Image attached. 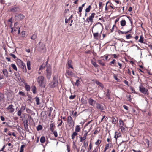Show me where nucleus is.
I'll return each instance as SVG.
<instances>
[{
    "label": "nucleus",
    "instance_id": "1",
    "mask_svg": "<svg viewBox=\"0 0 152 152\" xmlns=\"http://www.w3.org/2000/svg\"><path fill=\"white\" fill-rule=\"evenodd\" d=\"M58 78L57 76H55L53 77L52 81L49 84V87L52 88H53L58 86Z\"/></svg>",
    "mask_w": 152,
    "mask_h": 152
},
{
    "label": "nucleus",
    "instance_id": "2",
    "mask_svg": "<svg viewBox=\"0 0 152 152\" xmlns=\"http://www.w3.org/2000/svg\"><path fill=\"white\" fill-rule=\"evenodd\" d=\"M139 89L140 91L145 95H148L149 94L148 89L145 88L142 84H140L139 86Z\"/></svg>",
    "mask_w": 152,
    "mask_h": 152
},
{
    "label": "nucleus",
    "instance_id": "3",
    "mask_svg": "<svg viewBox=\"0 0 152 152\" xmlns=\"http://www.w3.org/2000/svg\"><path fill=\"white\" fill-rule=\"evenodd\" d=\"M17 64L22 69L23 72H26V68L24 63H23L20 60H18Z\"/></svg>",
    "mask_w": 152,
    "mask_h": 152
},
{
    "label": "nucleus",
    "instance_id": "4",
    "mask_svg": "<svg viewBox=\"0 0 152 152\" xmlns=\"http://www.w3.org/2000/svg\"><path fill=\"white\" fill-rule=\"evenodd\" d=\"M46 75L47 78L50 79L52 74L51 67L50 65H46Z\"/></svg>",
    "mask_w": 152,
    "mask_h": 152
},
{
    "label": "nucleus",
    "instance_id": "5",
    "mask_svg": "<svg viewBox=\"0 0 152 152\" xmlns=\"http://www.w3.org/2000/svg\"><path fill=\"white\" fill-rule=\"evenodd\" d=\"M37 82L40 87H45L44 82V77L42 76H40L37 78Z\"/></svg>",
    "mask_w": 152,
    "mask_h": 152
},
{
    "label": "nucleus",
    "instance_id": "6",
    "mask_svg": "<svg viewBox=\"0 0 152 152\" xmlns=\"http://www.w3.org/2000/svg\"><path fill=\"white\" fill-rule=\"evenodd\" d=\"M20 11V7L18 6H14L10 8V12L16 13L19 12Z\"/></svg>",
    "mask_w": 152,
    "mask_h": 152
},
{
    "label": "nucleus",
    "instance_id": "7",
    "mask_svg": "<svg viewBox=\"0 0 152 152\" xmlns=\"http://www.w3.org/2000/svg\"><path fill=\"white\" fill-rule=\"evenodd\" d=\"M120 128L122 132H124L125 131V125L124 124L123 121L121 120H119Z\"/></svg>",
    "mask_w": 152,
    "mask_h": 152
},
{
    "label": "nucleus",
    "instance_id": "8",
    "mask_svg": "<svg viewBox=\"0 0 152 152\" xmlns=\"http://www.w3.org/2000/svg\"><path fill=\"white\" fill-rule=\"evenodd\" d=\"M113 4L109 1H107L105 7V10H109L113 9Z\"/></svg>",
    "mask_w": 152,
    "mask_h": 152
},
{
    "label": "nucleus",
    "instance_id": "9",
    "mask_svg": "<svg viewBox=\"0 0 152 152\" xmlns=\"http://www.w3.org/2000/svg\"><path fill=\"white\" fill-rule=\"evenodd\" d=\"M67 122L69 124V126H74V122L72 117L70 116H69L68 117Z\"/></svg>",
    "mask_w": 152,
    "mask_h": 152
},
{
    "label": "nucleus",
    "instance_id": "10",
    "mask_svg": "<svg viewBox=\"0 0 152 152\" xmlns=\"http://www.w3.org/2000/svg\"><path fill=\"white\" fill-rule=\"evenodd\" d=\"M95 15L96 14L95 13H92L91 16H90L88 18L86 19V21L88 22H89L90 21L91 23H92L93 22V18L94 17Z\"/></svg>",
    "mask_w": 152,
    "mask_h": 152
},
{
    "label": "nucleus",
    "instance_id": "11",
    "mask_svg": "<svg viewBox=\"0 0 152 152\" xmlns=\"http://www.w3.org/2000/svg\"><path fill=\"white\" fill-rule=\"evenodd\" d=\"M99 28L100 29V30L102 29V28H103L102 26V24L100 23H98L96 24L92 28V32L93 33V28Z\"/></svg>",
    "mask_w": 152,
    "mask_h": 152
},
{
    "label": "nucleus",
    "instance_id": "12",
    "mask_svg": "<svg viewBox=\"0 0 152 152\" xmlns=\"http://www.w3.org/2000/svg\"><path fill=\"white\" fill-rule=\"evenodd\" d=\"M16 19H17L18 20H21L23 19L25 16L24 15L22 14H19L18 16H15Z\"/></svg>",
    "mask_w": 152,
    "mask_h": 152
},
{
    "label": "nucleus",
    "instance_id": "13",
    "mask_svg": "<svg viewBox=\"0 0 152 152\" xmlns=\"http://www.w3.org/2000/svg\"><path fill=\"white\" fill-rule=\"evenodd\" d=\"M110 93L111 91L108 89L107 91V92L106 94V97L105 98V99H107V100L111 99V98L110 96Z\"/></svg>",
    "mask_w": 152,
    "mask_h": 152
},
{
    "label": "nucleus",
    "instance_id": "14",
    "mask_svg": "<svg viewBox=\"0 0 152 152\" xmlns=\"http://www.w3.org/2000/svg\"><path fill=\"white\" fill-rule=\"evenodd\" d=\"M110 65L111 66L113 65L116 67H118V66L117 65L116 61L115 59H113L111 62H110Z\"/></svg>",
    "mask_w": 152,
    "mask_h": 152
},
{
    "label": "nucleus",
    "instance_id": "15",
    "mask_svg": "<svg viewBox=\"0 0 152 152\" xmlns=\"http://www.w3.org/2000/svg\"><path fill=\"white\" fill-rule=\"evenodd\" d=\"M24 123V128L26 131L27 132H29V129L28 128V120H26V122L25 121L23 122Z\"/></svg>",
    "mask_w": 152,
    "mask_h": 152
},
{
    "label": "nucleus",
    "instance_id": "16",
    "mask_svg": "<svg viewBox=\"0 0 152 152\" xmlns=\"http://www.w3.org/2000/svg\"><path fill=\"white\" fill-rule=\"evenodd\" d=\"M88 132H86L84 134L83 137L80 136L79 138L80 139V141L82 142L85 140L86 138V136L87 135Z\"/></svg>",
    "mask_w": 152,
    "mask_h": 152
},
{
    "label": "nucleus",
    "instance_id": "17",
    "mask_svg": "<svg viewBox=\"0 0 152 152\" xmlns=\"http://www.w3.org/2000/svg\"><path fill=\"white\" fill-rule=\"evenodd\" d=\"M45 48V45L43 44H42L40 45V46L38 47L37 50L38 51H41L44 50Z\"/></svg>",
    "mask_w": 152,
    "mask_h": 152
},
{
    "label": "nucleus",
    "instance_id": "18",
    "mask_svg": "<svg viewBox=\"0 0 152 152\" xmlns=\"http://www.w3.org/2000/svg\"><path fill=\"white\" fill-rule=\"evenodd\" d=\"M113 147V146L111 143H109L106 145L105 147V151L106 149L109 148H112Z\"/></svg>",
    "mask_w": 152,
    "mask_h": 152
},
{
    "label": "nucleus",
    "instance_id": "19",
    "mask_svg": "<svg viewBox=\"0 0 152 152\" xmlns=\"http://www.w3.org/2000/svg\"><path fill=\"white\" fill-rule=\"evenodd\" d=\"M12 107L13 105L12 104H11L7 108V110H10V112L12 113L14 111V109L12 108Z\"/></svg>",
    "mask_w": 152,
    "mask_h": 152
},
{
    "label": "nucleus",
    "instance_id": "20",
    "mask_svg": "<svg viewBox=\"0 0 152 152\" xmlns=\"http://www.w3.org/2000/svg\"><path fill=\"white\" fill-rule=\"evenodd\" d=\"M2 72L4 75L6 77H8V71L6 69H4L2 70Z\"/></svg>",
    "mask_w": 152,
    "mask_h": 152
},
{
    "label": "nucleus",
    "instance_id": "21",
    "mask_svg": "<svg viewBox=\"0 0 152 152\" xmlns=\"http://www.w3.org/2000/svg\"><path fill=\"white\" fill-rule=\"evenodd\" d=\"M24 85H25V88L26 90L28 91H30L31 89L30 86L26 83H25Z\"/></svg>",
    "mask_w": 152,
    "mask_h": 152
},
{
    "label": "nucleus",
    "instance_id": "22",
    "mask_svg": "<svg viewBox=\"0 0 152 152\" xmlns=\"http://www.w3.org/2000/svg\"><path fill=\"white\" fill-rule=\"evenodd\" d=\"M97 108L101 111L104 110L103 107L102 105L99 104H96Z\"/></svg>",
    "mask_w": 152,
    "mask_h": 152
},
{
    "label": "nucleus",
    "instance_id": "23",
    "mask_svg": "<svg viewBox=\"0 0 152 152\" xmlns=\"http://www.w3.org/2000/svg\"><path fill=\"white\" fill-rule=\"evenodd\" d=\"M95 103V101L91 99H90L89 100V103L91 105H94Z\"/></svg>",
    "mask_w": 152,
    "mask_h": 152
},
{
    "label": "nucleus",
    "instance_id": "24",
    "mask_svg": "<svg viewBox=\"0 0 152 152\" xmlns=\"http://www.w3.org/2000/svg\"><path fill=\"white\" fill-rule=\"evenodd\" d=\"M55 126L53 124L51 123L50 124V129L52 132H53V130L55 129Z\"/></svg>",
    "mask_w": 152,
    "mask_h": 152
},
{
    "label": "nucleus",
    "instance_id": "25",
    "mask_svg": "<svg viewBox=\"0 0 152 152\" xmlns=\"http://www.w3.org/2000/svg\"><path fill=\"white\" fill-rule=\"evenodd\" d=\"M72 61L70 60H69L68 63H67V65L69 67V68H71L72 69L73 68V67L71 65L72 64Z\"/></svg>",
    "mask_w": 152,
    "mask_h": 152
},
{
    "label": "nucleus",
    "instance_id": "26",
    "mask_svg": "<svg viewBox=\"0 0 152 152\" xmlns=\"http://www.w3.org/2000/svg\"><path fill=\"white\" fill-rule=\"evenodd\" d=\"M96 83L99 86V87H101V88H102V89L104 88V85L99 82L97 81H96Z\"/></svg>",
    "mask_w": 152,
    "mask_h": 152
},
{
    "label": "nucleus",
    "instance_id": "27",
    "mask_svg": "<svg viewBox=\"0 0 152 152\" xmlns=\"http://www.w3.org/2000/svg\"><path fill=\"white\" fill-rule=\"evenodd\" d=\"M143 39L144 38L142 35H141L140 36V39L139 40V42H140L141 43H143Z\"/></svg>",
    "mask_w": 152,
    "mask_h": 152
},
{
    "label": "nucleus",
    "instance_id": "28",
    "mask_svg": "<svg viewBox=\"0 0 152 152\" xmlns=\"http://www.w3.org/2000/svg\"><path fill=\"white\" fill-rule=\"evenodd\" d=\"M126 22L125 20H122L121 22V25L122 26H124L126 25Z\"/></svg>",
    "mask_w": 152,
    "mask_h": 152
},
{
    "label": "nucleus",
    "instance_id": "29",
    "mask_svg": "<svg viewBox=\"0 0 152 152\" xmlns=\"http://www.w3.org/2000/svg\"><path fill=\"white\" fill-rule=\"evenodd\" d=\"M30 65H31L30 61L29 60L27 62V66L28 69L29 70H30L31 69V67H30Z\"/></svg>",
    "mask_w": 152,
    "mask_h": 152
},
{
    "label": "nucleus",
    "instance_id": "30",
    "mask_svg": "<svg viewBox=\"0 0 152 152\" xmlns=\"http://www.w3.org/2000/svg\"><path fill=\"white\" fill-rule=\"evenodd\" d=\"M99 9L100 10H101L102 11V7H103L104 4H102V3L101 2H99Z\"/></svg>",
    "mask_w": 152,
    "mask_h": 152
},
{
    "label": "nucleus",
    "instance_id": "31",
    "mask_svg": "<svg viewBox=\"0 0 152 152\" xmlns=\"http://www.w3.org/2000/svg\"><path fill=\"white\" fill-rule=\"evenodd\" d=\"M129 31H122L121 30H118V33L120 34H127Z\"/></svg>",
    "mask_w": 152,
    "mask_h": 152
},
{
    "label": "nucleus",
    "instance_id": "32",
    "mask_svg": "<svg viewBox=\"0 0 152 152\" xmlns=\"http://www.w3.org/2000/svg\"><path fill=\"white\" fill-rule=\"evenodd\" d=\"M112 57V54H107L105 57L106 60H109Z\"/></svg>",
    "mask_w": 152,
    "mask_h": 152
},
{
    "label": "nucleus",
    "instance_id": "33",
    "mask_svg": "<svg viewBox=\"0 0 152 152\" xmlns=\"http://www.w3.org/2000/svg\"><path fill=\"white\" fill-rule=\"evenodd\" d=\"M73 74V73L71 71H70L69 70H67L66 71V75H67L68 76H70L72 75Z\"/></svg>",
    "mask_w": 152,
    "mask_h": 152
},
{
    "label": "nucleus",
    "instance_id": "34",
    "mask_svg": "<svg viewBox=\"0 0 152 152\" xmlns=\"http://www.w3.org/2000/svg\"><path fill=\"white\" fill-rule=\"evenodd\" d=\"M31 90L34 94H35L36 91V88L35 86H33L31 87Z\"/></svg>",
    "mask_w": 152,
    "mask_h": 152
},
{
    "label": "nucleus",
    "instance_id": "35",
    "mask_svg": "<svg viewBox=\"0 0 152 152\" xmlns=\"http://www.w3.org/2000/svg\"><path fill=\"white\" fill-rule=\"evenodd\" d=\"M45 141V139L44 136H42L40 139V141L42 143H44Z\"/></svg>",
    "mask_w": 152,
    "mask_h": 152
},
{
    "label": "nucleus",
    "instance_id": "36",
    "mask_svg": "<svg viewBox=\"0 0 152 152\" xmlns=\"http://www.w3.org/2000/svg\"><path fill=\"white\" fill-rule=\"evenodd\" d=\"M94 37L95 39H98V32H96L95 33H93Z\"/></svg>",
    "mask_w": 152,
    "mask_h": 152
},
{
    "label": "nucleus",
    "instance_id": "37",
    "mask_svg": "<svg viewBox=\"0 0 152 152\" xmlns=\"http://www.w3.org/2000/svg\"><path fill=\"white\" fill-rule=\"evenodd\" d=\"M77 132H74L72 134V139H74L75 138V136H77Z\"/></svg>",
    "mask_w": 152,
    "mask_h": 152
},
{
    "label": "nucleus",
    "instance_id": "38",
    "mask_svg": "<svg viewBox=\"0 0 152 152\" xmlns=\"http://www.w3.org/2000/svg\"><path fill=\"white\" fill-rule=\"evenodd\" d=\"M80 130L79 126L77 125L75 127V131L77 132H79Z\"/></svg>",
    "mask_w": 152,
    "mask_h": 152
},
{
    "label": "nucleus",
    "instance_id": "39",
    "mask_svg": "<svg viewBox=\"0 0 152 152\" xmlns=\"http://www.w3.org/2000/svg\"><path fill=\"white\" fill-rule=\"evenodd\" d=\"M35 99L36 102V104L37 105H39V104H40L39 99V98L37 97H36L35 98Z\"/></svg>",
    "mask_w": 152,
    "mask_h": 152
},
{
    "label": "nucleus",
    "instance_id": "40",
    "mask_svg": "<svg viewBox=\"0 0 152 152\" xmlns=\"http://www.w3.org/2000/svg\"><path fill=\"white\" fill-rule=\"evenodd\" d=\"M88 141H85L84 142V143L83 145L82 146L85 147V148H86V147L88 146Z\"/></svg>",
    "mask_w": 152,
    "mask_h": 152
},
{
    "label": "nucleus",
    "instance_id": "41",
    "mask_svg": "<svg viewBox=\"0 0 152 152\" xmlns=\"http://www.w3.org/2000/svg\"><path fill=\"white\" fill-rule=\"evenodd\" d=\"M91 5H89L88 8H87L86 10V12H90V10L91 9Z\"/></svg>",
    "mask_w": 152,
    "mask_h": 152
},
{
    "label": "nucleus",
    "instance_id": "42",
    "mask_svg": "<svg viewBox=\"0 0 152 152\" xmlns=\"http://www.w3.org/2000/svg\"><path fill=\"white\" fill-rule=\"evenodd\" d=\"M19 77H20V78H18L19 81L20 82H23L24 84L26 83H25V81L24 80L23 78H21L20 75H19Z\"/></svg>",
    "mask_w": 152,
    "mask_h": 152
},
{
    "label": "nucleus",
    "instance_id": "43",
    "mask_svg": "<svg viewBox=\"0 0 152 152\" xmlns=\"http://www.w3.org/2000/svg\"><path fill=\"white\" fill-rule=\"evenodd\" d=\"M42 126L41 125H39L37 128V130L38 131L42 130Z\"/></svg>",
    "mask_w": 152,
    "mask_h": 152
},
{
    "label": "nucleus",
    "instance_id": "44",
    "mask_svg": "<svg viewBox=\"0 0 152 152\" xmlns=\"http://www.w3.org/2000/svg\"><path fill=\"white\" fill-rule=\"evenodd\" d=\"M11 66L12 67V68L14 69L15 70H16V71H17V68L16 66V65L14 64H12L11 65Z\"/></svg>",
    "mask_w": 152,
    "mask_h": 152
},
{
    "label": "nucleus",
    "instance_id": "45",
    "mask_svg": "<svg viewBox=\"0 0 152 152\" xmlns=\"http://www.w3.org/2000/svg\"><path fill=\"white\" fill-rule=\"evenodd\" d=\"M79 82H80V81L79 79L77 80L76 82L74 83L75 85V86H78L79 85Z\"/></svg>",
    "mask_w": 152,
    "mask_h": 152
},
{
    "label": "nucleus",
    "instance_id": "46",
    "mask_svg": "<svg viewBox=\"0 0 152 152\" xmlns=\"http://www.w3.org/2000/svg\"><path fill=\"white\" fill-rule=\"evenodd\" d=\"M37 35L36 34H34L31 37V39L33 40H34L37 38Z\"/></svg>",
    "mask_w": 152,
    "mask_h": 152
},
{
    "label": "nucleus",
    "instance_id": "47",
    "mask_svg": "<svg viewBox=\"0 0 152 152\" xmlns=\"http://www.w3.org/2000/svg\"><path fill=\"white\" fill-rule=\"evenodd\" d=\"M98 62L99 64L103 66L104 65V63L103 60L102 61L101 60H98Z\"/></svg>",
    "mask_w": 152,
    "mask_h": 152
},
{
    "label": "nucleus",
    "instance_id": "48",
    "mask_svg": "<svg viewBox=\"0 0 152 152\" xmlns=\"http://www.w3.org/2000/svg\"><path fill=\"white\" fill-rule=\"evenodd\" d=\"M130 90L131 91H132V93H136L135 92V91L134 88V87H131L130 88Z\"/></svg>",
    "mask_w": 152,
    "mask_h": 152
},
{
    "label": "nucleus",
    "instance_id": "49",
    "mask_svg": "<svg viewBox=\"0 0 152 152\" xmlns=\"http://www.w3.org/2000/svg\"><path fill=\"white\" fill-rule=\"evenodd\" d=\"M53 110V108L50 107L49 108V112L48 114V116H50L51 115L52 111Z\"/></svg>",
    "mask_w": 152,
    "mask_h": 152
},
{
    "label": "nucleus",
    "instance_id": "50",
    "mask_svg": "<svg viewBox=\"0 0 152 152\" xmlns=\"http://www.w3.org/2000/svg\"><path fill=\"white\" fill-rule=\"evenodd\" d=\"M25 145H22L20 147V152H23V148L25 147Z\"/></svg>",
    "mask_w": 152,
    "mask_h": 152
},
{
    "label": "nucleus",
    "instance_id": "51",
    "mask_svg": "<svg viewBox=\"0 0 152 152\" xmlns=\"http://www.w3.org/2000/svg\"><path fill=\"white\" fill-rule=\"evenodd\" d=\"M91 63L92 65L95 67H96L98 66V65L95 62L91 61Z\"/></svg>",
    "mask_w": 152,
    "mask_h": 152
},
{
    "label": "nucleus",
    "instance_id": "52",
    "mask_svg": "<svg viewBox=\"0 0 152 152\" xmlns=\"http://www.w3.org/2000/svg\"><path fill=\"white\" fill-rule=\"evenodd\" d=\"M26 108L25 106L23 105H22L20 108V110L23 112V111L25 110Z\"/></svg>",
    "mask_w": 152,
    "mask_h": 152
},
{
    "label": "nucleus",
    "instance_id": "53",
    "mask_svg": "<svg viewBox=\"0 0 152 152\" xmlns=\"http://www.w3.org/2000/svg\"><path fill=\"white\" fill-rule=\"evenodd\" d=\"M45 64H43L42 65H41L39 67V70H42L43 68L45 67Z\"/></svg>",
    "mask_w": 152,
    "mask_h": 152
},
{
    "label": "nucleus",
    "instance_id": "54",
    "mask_svg": "<svg viewBox=\"0 0 152 152\" xmlns=\"http://www.w3.org/2000/svg\"><path fill=\"white\" fill-rule=\"evenodd\" d=\"M26 111L27 112V113L31 114H32V113L33 112V111H32L30 109L28 108L26 109Z\"/></svg>",
    "mask_w": 152,
    "mask_h": 152
},
{
    "label": "nucleus",
    "instance_id": "55",
    "mask_svg": "<svg viewBox=\"0 0 152 152\" xmlns=\"http://www.w3.org/2000/svg\"><path fill=\"white\" fill-rule=\"evenodd\" d=\"M118 64V66H119V67H118L119 68V69H121L122 68V64L119 63L118 62H117V64Z\"/></svg>",
    "mask_w": 152,
    "mask_h": 152
},
{
    "label": "nucleus",
    "instance_id": "56",
    "mask_svg": "<svg viewBox=\"0 0 152 152\" xmlns=\"http://www.w3.org/2000/svg\"><path fill=\"white\" fill-rule=\"evenodd\" d=\"M126 37L127 39H130L132 37V36L130 34H129L127 35H126Z\"/></svg>",
    "mask_w": 152,
    "mask_h": 152
},
{
    "label": "nucleus",
    "instance_id": "57",
    "mask_svg": "<svg viewBox=\"0 0 152 152\" xmlns=\"http://www.w3.org/2000/svg\"><path fill=\"white\" fill-rule=\"evenodd\" d=\"M76 96L75 95H71L70 96L69 98L70 99H74L76 97Z\"/></svg>",
    "mask_w": 152,
    "mask_h": 152
},
{
    "label": "nucleus",
    "instance_id": "58",
    "mask_svg": "<svg viewBox=\"0 0 152 152\" xmlns=\"http://www.w3.org/2000/svg\"><path fill=\"white\" fill-rule=\"evenodd\" d=\"M53 134L55 137H57L58 136L56 130H55L53 131Z\"/></svg>",
    "mask_w": 152,
    "mask_h": 152
},
{
    "label": "nucleus",
    "instance_id": "59",
    "mask_svg": "<svg viewBox=\"0 0 152 152\" xmlns=\"http://www.w3.org/2000/svg\"><path fill=\"white\" fill-rule=\"evenodd\" d=\"M23 112L20 110H19L17 112V114L18 116H20L21 115L22 113Z\"/></svg>",
    "mask_w": 152,
    "mask_h": 152
},
{
    "label": "nucleus",
    "instance_id": "60",
    "mask_svg": "<svg viewBox=\"0 0 152 152\" xmlns=\"http://www.w3.org/2000/svg\"><path fill=\"white\" fill-rule=\"evenodd\" d=\"M12 30H11V32H15L17 31V29H18V28H11Z\"/></svg>",
    "mask_w": 152,
    "mask_h": 152
},
{
    "label": "nucleus",
    "instance_id": "61",
    "mask_svg": "<svg viewBox=\"0 0 152 152\" xmlns=\"http://www.w3.org/2000/svg\"><path fill=\"white\" fill-rule=\"evenodd\" d=\"M21 37H24L25 36V31H23L21 33Z\"/></svg>",
    "mask_w": 152,
    "mask_h": 152
},
{
    "label": "nucleus",
    "instance_id": "62",
    "mask_svg": "<svg viewBox=\"0 0 152 152\" xmlns=\"http://www.w3.org/2000/svg\"><path fill=\"white\" fill-rule=\"evenodd\" d=\"M146 73L150 75H152V72H151L150 70H146Z\"/></svg>",
    "mask_w": 152,
    "mask_h": 152
},
{
    "label": "nucleus",
    "instance_id": "63",
    "mask_svg": "<svg viewBox=\"0 0 152 152\" xmlns=\"http://www.w3.org/2000/svg\"><path fill=\"white\" fill-rule=\"evenodd\" d=\"M19 94L23 96H25V95L24 93L22 91H20L19 93Z\"/></svg>",
    "mask_w": 152,
    "mask_h": 152
},
{
    "label": "nucleus",
    "instance_id": "64",
    "mask_svg": "<svg viewBox=\"0 0 152 152\" xmlns=\"http://www.w3.org/2000/svg\"><path fill=\"white\" fill-rule=\"evenodd\" d=\"M4 98V95L0 92V100Z\"/></svg>",
    "mask_w": 152,
    "mask_h": 152
}]
</instances>
